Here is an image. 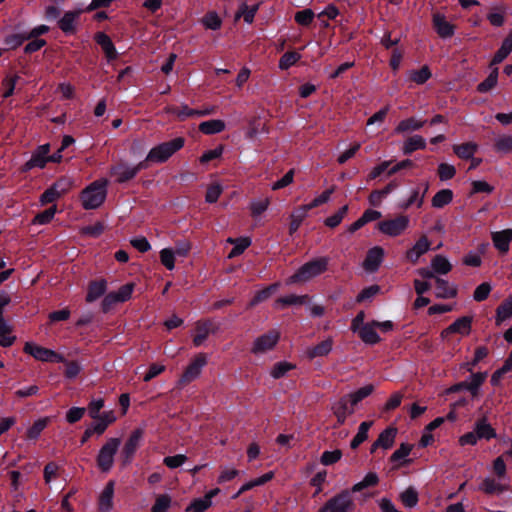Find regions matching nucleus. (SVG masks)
Listing matches in <instances>:
<instances>
[{
	"instance_id": "nucleus-10",
	"label": "nucleus",
	"mask_w": 512,
	"mask_h": 512,
	"mask_svg": "<svg viewBox=\"0 0 512 512\" xmlns=\"http://www.w3.org/2000/svg\"><path fill=\"white\" fill-rule=\"evenodd\" d=\"M207 364V356L205 353H199L186 367L179 380L180 385H186L194 381L201 373L202 368Z\"/></svg>"
},
{
	"instance_id": "nucleus-43",
	"label": "nucleus",
	"mask_w": 512,
	"mask_h": 512,
	"mask_svg": "<svg viewBox=\"0 0 512 512\" xmlns=\"http://www.w3.org/2000/svg\"><path fill=\"white\" fill-rule=\"evenodd\" d=\"M477 144L472 142L463 143L460 145H454L453 151L454 153L461 159L468 160L474 156L477 151Z\"/></svg>"
},
{
	"instance_id": "nucleus-4",
	"label": "nucleus",
	"mask_w": 512,
	"mask_h": 512,
	"mask_svg": "<svg viewBox=\"0 0 512 512\" xmlns=\"http://www.w3.org/2000/svg\"><path fill=\"white\" fill-rule=\"evenodd\" d=\"M120 444L121 440L119 438H109L100 448L96 457V463L101 472L107 473L111 470Z\"/></svg>"
},
{
	"instance_id": "nucleus-3",
	"label": "nucleus",
	"mask_w": 512,
	"mask_h": 512,
	"mask_svg": "<svg viewBox=\"0 0 512 512\" xmlns=\"http://www.w3.org/2000/svg\"><path fill=\"white\" fill-rule=\"evenodd\" d=\"M185 145L184 137H176L170 141L160 143L148 152V160L153 163H164L173 154L182 149Z\"/></svg>"
},
{
	"instance_id": "nucleus-58",
	"label": "nucleus",
	"mask_w": 512,
	"mask_h": 512,
	"mask_svg": "<svg viewBox=\"0 0 512 512\" xmlns=\"http://www.w3.org/2000/svg\"><path fill=\"white\" fill-rule=\"evenodd\" d=\"M295 366L289 362H286V361H280V362H277L276 364H274L271 372H270V375L274 378V379H280L282 377L285 376V374L292 370Z\"/></svg>"
},
{
	"instance_id": "nucleus-48",
	"label": "nucleus",
	"mask_w": 512,
	"mask_h": 512,
	"mask_svg": "<svg viewBox=\"0 0 512 512\" xmlns=\"http://www.w3.org/2000/svg\"><path fill=\"white\" fill-rule=\"evenodd\" d=\"M453 200V191L450 189L439 190L432 198L434 208H443Z\"/></svg>"
},
{
	"instance_id": "nucleus-54",
	"label": "nucleus",
	"mask_w": 512,
	"mask_h": 512,
	"mask_svg": "<svg viewBox=\"0 0 512 512\" xmlns=\"http://www.w3.org/2000/svg\"><path fill=\"white\" fill-rule=\"evenodd\" d=\"M348 209V205L342 206L336 213L325 219V225L330 228L337 227L348 213Z\"/></svg>"
},
{
	"instance_id": "nucleus-26",
	"label": "nucleus",
	"mask_w": 512,
	"mask_h": 512,
	"mask_svg": "<svg viewBox=\"0 0 512 512\" xmlns=\"http://www.w3.org/2000/svg\"><path fill=\"white\" fill-rule=\"evenodd\" d=\"M358 335L360 339L368 345H375L381 341L380 336L376 332V327L372 325V321L361 326Z\"/></svg>"
},
{
	"instance_id": "nucleus-56",
	"label": "nucleus",
	"mask_w": 512,
	"mask_h": 512,
	"mask_svg": "<svg viewBox=\"0 0 512 512\" xmlns=\"http://www.w3.org/2000/svg\"><path fill=\"white\" fill-rule=\"evenodd\" d=\"M28 40V37L25 33H17L11 34L5 37L4 44L7 46V49H17L20 47L24 41Z\"/></svg>"
},
{
	"instance_id": "nucleus-15",
	"label": "nucleus",
	"mask_w": 512,
	"mask_h": 512,
	"mask_svg": "<svg viewBox=\"0 0 512 512\" xmlns=\"http://www.w3.org/2000/svg\"><path fill=\"white\" fill-rule=\"evenodd\" d=\"M218 326L211 320H202L196 323V335L193 338L195 347L201 346L210 333H216Z\"/></svg>"
},
{
	"instance_id": "nucleus-57",
	"label": "nucleus",
	"mask_w": 512,
	"mask_h": 512,
	"mask_svg": "<svg viewBox=\"0 0 512 512\" xmlns=\"http://www.w3.org/2000/svg\"><path fill=\"white\" fill-rule=\"evenodd\" d=\"M205 28L210 30H218L221 28L222 20L216 12H208L202 19Z\"/></svg>"
},
{
	"instance_id": "nucleus-36",
	"label": "nucleus",
	"mask_w": 512,
	"mask_h": 512,
	"mask_svg": "<svg viewBox=\"0 0 512 512\" xmlns=\"http://www.w3.org/2000/svg\"><path fill=\"white\" fill-rule=\"evenodd\" d=\"M308 209L304 205L295 209L290 215L289 234L293 235L300 227L302 221L307 216Z\"/></svg>"
},
{
	"instance_id": "nucleus-60",
	"label": "nucleus",
	"mask_w": 512,
	"mask_h": 512,
	"mask_svg": "<svg viewBox=\"0 0 512 512\" xmlns=\"http://www.w3.org/2000/svg\"><path fill=\"white\" fill-rule=\"evenodd\" d=\"M212 505L208 497L194 499L186 508V511L205 512Z\"/></svg>"
},
{
	"instance_id": "nucleus-63",
	"label": "nucleus",
	"mask_w": 512,
	"mask_h": 512,
	"mask_svg": "<svg viewBox=\"0 0 512 512\" xmlns=\"http://www.w3.org/2000/svg\"><path fill=\"white\" fill-rule=\"evenodd\" d=\"M380 292V286L377 284L365 287L356 297L357 303H362L371 300Z\"/></svg>"
},
{
	"instance_id": "nucleus-64",
	"label": "nucleus",
	"mask_w": 512,
	"mask_h": 512,
	"mask_svg": "<svg viewBox=\"0 0 512 512\" xmlns=\"http://www.w3.org/2000/svg\"><path fill=\"white\" fill-rule=\"evenodd\" d=\"M314 17V12L311 9L307 8L296 12L294 18L299 25L309 26L313 22Z\"/></svg>"
},
{
	"instance_id": "nucleus-14",
	"label": "nucleus",
	"mask_w": 512,
	"mask_h": 512,
	"mask_svg": "<svg viewBox=\"0 0 512 512\" xmlns=\"http://www.w3.org/2000/svg\"><path fill=\"white\" fill-rule=\"evenodd\" d=\"M94 40L101 47L108 62H112L118 58V52L109 35L105 32H97L94 36Z\"/></svg>"
},
{
	"instance_id": "nucleus-52",
	"label": "nucleus",
	"mask_w": 512,
	"mask_h": 512,
	"mask_svg": "<svg viewBox=\"0 0 512 512\" xmlns=\"http://www.w3.org/2000/svg\"><path fill=\"white\" fill-rule=\"evenodd\" d=\"M301 58V55L296 51L285 52L279 60V68L281 70H287L296 64Z\"/></svg>"
},
{
	"instance_id": "nucleus-31",
	"label": "nucleus",
	"mask_w": 512,
	"mask_h": 512,
	"mask_svg": "<svg viewBox=\"0 0 512 512\" xmlns=\"http://www.w3.org/2000/svg\"><path fill=\"white\" fill-rule=\"evenodd\" d=\"M332 346H333V341H332V339L328 338L326 340L321 341L314 347L308 349L307 356L311 360L316 357L327 356L331 352Z\"/></svg>"
},
{
	"instance_id": "nucleus-22",
	"label": "nucleus",
	"mask_w": 512,
	"mask_h": 512,
	"mask_svg": "<svg viewBox=\"0 0 512 512\" xmlns=\"http://www.w3.org/2000/svg\"><path fill=\"white\" fill-rule=\"evenodd\" d=\"M107 281L105 279L92 280L88 284L86 302L92 303L106 293Z\"/></svg>"
},
{
	"instance_id": "nucleus-8",
	"label": "nucleus",
	"mask_w": 512,
	"mask_h": 512,
	"mask_svg": "<svg viewBox=\"0 0 512 512\" xmlns=\"http://www.w3.org/2000/svg\"><path fill=\"white\" fill-rule=\"evenodd\" d=\"M143 435L144 430L142 428H136L132 431L121 450V461L123 465H128L132 462Z\"/></svg>"
},
{
	"instance_id": "nucleus-51",
	"label": "nucleus",
	"mask_w": 512,
	"mask_h": 512,
	"mask_svg": "<svg viewBox=\"0 0 512 512\" xmlns=\"http://www.w3.org/2000/svg\"><path fill=\"white\" fill-rule=\"evenodd\" d=\"M493 472L498 480L508 482L510 484V477L507 474V467L503 456H499L493 461Z\"/></svg>"
},
{
	"instance_id": "nucleus-23",
	"label": "nucleus",
	"mask_w": 512,
	"mask_h": 512,
	"mask_svg": "<svg viewBox=\"0 0 512 512\" xmlns=\"http://www.w3.org/2000/svg\"><path fill=\"white\" fill-rule=\"evenodd\" d=\"M280 285L281 284L279 282H275L257 291L253 298L247 304V309H252L255 306L259 305L260 303L267 301L274 293L278 291Z\"/></svg>"
},
{
	"instance_id": "nucleus-30",
	"label": "nucleus",
	"mask_w": 512,
	"mask_h": 512,
	"mask_svg": "<svg viewBox=\"0 0 512 512\" xmlns=\"http://www.w3.org/2000/svg\"><path fill=\"white\" fill-rule=\"evenodd\" d=\"M474 429L479 439L491 440L496 437L495 429L487 423L485 417L476 421Z\"/></svg>"
},
{
	"instance_id": "nucleus-62",
	"label": "nucleus",
	"mask_w": 512,
	"mask_h": 512,
	"mask_svg": "<svg viewBox=\"0 0 512 512\" xmlns=\"http://www.w3.org/2000/svg\"><path fill=\"white\" fill-rule=\"evenodd\" d=\"M171 505V497L168 494L159 495L153 504L152 512H167Z\"/></svg>"
},
{
	"instance_id": "nucleus-35",
	"label": "nucleus",
	"mask_w": 512,
	"mask_h": 512,
	"mask_svg": "<svg viewBox=\"0 0 512 512\" xmlns=\"http://www.w3.org/2000/svg\"><path fill=\"white\" fill-rule=\"evenodd\" d=\"M225 129V122L220 119H212L208 121L201 122L199 125V130L203 134L213 135L222 132Z\"/></svg>"
},
{
	"instance_id": "nucleus-44",
	"label": "nucleus",
	"mask_w": 512,
	"mask_h": 512,
	"mask_svg": "<svg viewBox=\"0 0 512 512\" xmlns=\"http://www.w3.org/2000/svg\"><path fill=\"white\" fill-rule=\"evenodd\" d=\"M374 389H375V387L373 384H368V385H365V386L357 389L356 391H354L352 393L347 394V396L350 399L351 406H356L363 399L370 396L373 393Z\"/></svg>"
},
{
	"instance_id": "nucleus-13",
	"label": "nucleus",
	"mask_w": 512,
	"mask_h": 512,
	"mask_svg": "<svg viewBox=\"0 0 512 512\" xmlns=\"http://www.w3.org/2000/svg\"><path fill=\"white\" fill-rule=\"evenodd\" d=\"M83 10L66 11L58 20L57 25L65 35H74L77 32V20Z\"/></svg>"
},
{
	"instance_id": "nucleus-59",
	"label": "nucleus",
	"mask_w": 512,
	"mask_h": 512,
	"mask_svg": "<svg viewBox=\"0 0 512 512\" xmlns=\"http://www.w3.org/2000/svg\"><path fill=\"white\" fill-rule=\"evenodd\" d=\"M74 181L69 176H61L57 179L52 186L57 190L60 196L66 194L73 186Z\"/></svg>"
},
{
	"instance_id": "nucleus-24",
	"label": "nucleus",
	"mask_w": 512,
	"mask_h": 512,
	"mask_svg": "<svg viewBox=\"0 0 512 512\" xmlns=\"http://www.w3.org/2000/svg\"><path fill=\"white\" fill-rule=\"evenodd\" d=\"M492 241L494 247L501 253L505 254L509 251V245L512 241V230L505 229L492 233Z\"/></svg>"
},
{
	"instance_id": "nucleus-61",
	"label": "nucleus",
	"mask_w": 512,
	"mask_h": 512,
	"mask_svg": "<svg viewBox=\"0 0 512 512\" xmlns=\"http://www.w3.org/2000/svg\"><path fill=\"white\" fill-rule=\"evenodd\" d=\"M342 451L335 449L333 451H324L320 457L322 465L329 466L337 463L342 458Z\"/></svg>"
},
{
	"instance_id": "nucleus-37",
	"label": "nucleus",
	"mask_w": 512,
	"mask_h": 512,
	"mask_svg": "<svg viewBox=\"0 0 512 512\" xmlns=\"http://www.w3.org/2000/svg\"><path fill=\"white\" fill-rule=\"evenodd\" d=\"M425 123L426 121H419L416 120L414 117H410L400 121L395 128V132L397 134H402L405 132L417 131L421 129Z\"/></svg>"
},
{
	"instance_id": "nucleus-9",
	"label": "nucleus",
	"mask_w": 512,
	"mask_h": 512,
	"mask_svg": "<svg viewBox=\"0 0 512 512\" xmlns=\"http://www.w3.org/2000/svg\"><path fill=\"white\" fill-rule=\"evenodd\" d=\"M50 144L39 145L31 155V158L22 166V172H28L34 168L43 169L48 163V154L50 153Z\"/></svg>"
},
{
	"instance_id": "nucleus-50",
	"label": "nucleus",
	"mask_w": 512,
	"mask_h": 512,
	"mask_svg": "<svg viewBox=\"0 0 512 512\" xmlns=\"http://www.w3.org/2000/svg\"><path fill=\"white\" fill-rule=\"evenodd\" d=\"M498 68L495 67L488 77L477 85V91L479 93H487L491 91L498 83Z\"/></svg>"
},
{
	"instance_id": "nucleus-28",
	"label": "nucleus",
	"mask_w": 512,
	"mask_h": 512,
	"mask_svg": "<svg viewBox=\"0 0 512 512\" xmlns=\"http://www.w3.org/2000/svg\"><path fill=\"white\" fill-rule=\"evenodd\" d=\"M436 297L440 299H449L454 298L457 295V289L453 286H450L448 281L436 277Z\"/></svg>"
},
{
	"instance_id": "nucleus-45",
	"label": "nucleus",
	"mask_w": 512,
	"mask_h": 512,
	"mask_svg": "<svg viewBox=\"0 0 512 512\" xmlns=\"http://www.w3.org/2000/svg\"><path fill=\"white\" fill-rule=\"evenodd\" d=\"M489 350L486 346H479L475 349L474 357L472 361L463 363L461 369L467 372H472L480 361L487 357Z\"/></svg>"
},
{
	"instance_id": "nucleus-16",
	"label": "nucleus",
	"mask_w": 512,
	"mask_h": 512,
	"mask_svg": "<svg viewBox=\"0 0 512 512\" xmlns=\"http://www.w3.org/2000/svg\"><path fill=\"white\" fill-rule=\"evenodd\" d=\"M384 257V249L380 246H375L367 251L366 257L363 261V267L368 272H375L380 267Z\"/></svg>"
},
{
	"instance_id": "nucleus-27",
	"label": "nucleus",
	"mask_w": 512,
	"mask_h": 512,
	"mask_svg": "<svg viewBox=\"0 0 512 512\" xmlns=\"http://www.w3.org/2000/svg\"><path fill=\"white\" fill-rule=\"evenodd\" d=\"M114 495V483L108 482L101 492L99 498V510L100 512H109L112 508V499Z\"/></svg>"
},
{
	"instance_id": "nucleus-42",
	"label": "nucleus",
	"mask_w": 512,
	"mask_h": 512,
	"mask_svg": "<svg viewBox=\"0 0 512 512\" xmlns=\"http://www.w3.org/2000/svg\"><path fill=\"white\" fill-rule=\"evenodd\" d=\"M432 77V73L430 68L427 65H423L418 70H411L409 72V80L418 84L422 85L426 83L430 78Z\"/></svg>"
},
{
	"instance_id": "nucleus-38",
	"label": "nucleus",
	"mask_w": 512,
	"mask_h": 512,
	"mask_svg": "<svg viewBox=\"0 0 512 512\" xmlns=\"http://www.w3.org/2000/svg\"><path fill=\"white\" fill-rule=\"evenodd\" d=\"M112 174L116 176L118 183H126L136 176L132 167L126 164H120L112 169Z\"/></svg>"
},
{
	"instance_id": "nucleus-21",
	"label": "nucleus",
	"mask_w": 512,
	"mask_h": 512,
	"mask_svg": "<svg viewBox=\"0 0 512 512\" xmlns=\"http://www.w3.org/2000/svg\"><path fill=\"white\" fill-rule=\"evenodd\" d=\"M430 241L423 235L421 236L414 246L406 252V259L415 264L418 259L430 249Z\"/></svg>"
},
{
	"instance_id": "nucleus-33",
	"label": "nucleus",
	"mask_w": 512,
	"mask_h": 512,
	"mask_svg": "<svg viewBox=\"0 0 512 512\" xmlns=\"http://www.w3.org/2000/svg\"><path fill=\"white\" fill-rule=\"evenodd\" d=\"M397 434L395 427H387L378 436L376 440V446H380L383 449H389L393 446L394 440Z\"/></svg>"
},
{
	"instance_id": "nucleus-29",
	"label": "nucleus",
	"mask_w": 512,
	"mask_h": 512,
	"mask_svg": "<svg viewBox=\"0 0 512 512\" xmlns=\"http://www.w3.org/2000/svg\"><path fill=\"white\" fill-rule=\"evenodd\" d=\"M512 317V294L503 300L496 309V324L500 325Z\"/></svg>"
},
{
	"instance_id": "nucleus-34",
	"label": "nucleus",
	"mask_w": 512,
	"mask_h": 512,
	"mask_svg": "<svg viewBox=\"0 0 512 512\" xmlns=\"http://www.w3.org/2000/svg\"><path fill=\"white\" fill-rule=\"evenodd\" d=\"M172 113L175 114L180 120H185L191 117H201L210 114L209 110L201 111L192 109L188 105H182L172 109Z\"/></svg>"
},
{
	"instance_id": "nucleus-2",
	"label": "nucleus",
	"mask_w": 512,
	"mask_h": 512,
	"mask_svg": "<svg viewBox=\"0 0 512 512\" xmlns=\"http://www.w3.org/2000/svg\"><path fill=\"white\" fill-rule=\"evenodd\" d=\"M328 257H317L303 264L291 277L294 282H306L327 271Z\"/></svg>"
},
{
	"instance_id": "nucleus-47",
	"label": "nucleus",
	"mask_w": 512,
	"mask_h": 512,
	"mask_svg": "<svg viewBox=\"0 0 512 512\" xmlns=\"http://www.w3.org/2000/svg\"><path fill=\"white\" fill-rule=\"evenodd\" d=\"M372 424L373 423L371 421H364L359 425L357 434L354 436L350 443V447L352 449H356L360 444L367 440L368 431Z\"/></svg>"
},
{
	"instance_id": "nucleus-46",
	"label": "nucleus",
	"mask_w": 512,
	"mask_h": 512,
	"mask_svg": "<svg viewBox=\"0 0 512 512\" xmlns=\"http://www.w3.org/2000/svg\"><path fill=\"white\" fill-rule=\"evenodd\" d=\"M431 267L435 273L445 275L452 269L451 263L442 255H435L431 260Z\"/></svg>"
},
{
	"instance_id": "nucleus-32",
	"label": "nucleus",
	"mask_w": 512,
	"mask_h": 512,
	"mask_svg": "<svg viewBox=\"0 0 512 512\" xmlns=\"http://www.w3.org/2000/svg\"><path fill=\"white\" fill-rule=\"evenodd\" d=\"M425 148V139L420 135H413L404 142L402 151L404 155H411L414 151L422 150Z\"/></svg>"
},
{
	"instance_id": "nucleus-5",
	"label": "nucleus",
	"mask_w": 512,
	"mask_h": 512,
	"mask_svg": "<svg viewBox=\"0 0 512 512\" xmlns=\"http://www.w3.org/2000/svg\"><path fill=\"white\" fill-rule=\"evenodd\" d=\"M410 219L407 215H398L395 218L378 222L377 229L390 237L401 235L409 226Z\"/></svg>"
},
{
	"instance_id": "nucleus-39",
	"label": "nucleus",
	"mask_w": 512,
	"mask_h": 512,
	"mask_svg": "<svg viewBox=\"0 0 512 512\" xmlns=\"http://www.w3.org/2000/svg\"><path fill=\"white\" fill-rule=\"evenodd\" d=\"M308 298V295L299 296L295 294H290L284 297H279L275 301V306L276 308H284L290 305H303L307 302Z\"/></svg>"
},
{
	"instance_id": "nucleus-19",
	"label": "nucleus",
	"mask_w": 512,
	"mask_h": 512,
	"mask_svg": "<svg viewBox=\"0 0 512 512\" xmlns=\"http://www.w3.org/2000/svg\"><path fill=\"white\" fill-rule=\"evenodd\" d=\"M428 189L429 184L427 182L422 183L412 191L410 197L406 201L399 204V207L403 210L409 209L412 205H416L417 208H421Z\"/></svg>"
},
{
	"instance_id": "nucleus-25",
	"label": "nucleus",
	"mask_w": 512,
	"mask_h": 512,
	"mask_svg": "<svg viewBox=\"0 0 512 512\" xmlns=\"http://www.w3.org/2000/svg\"><path fill=\"white\" fill-rule=\"evenodd\" d=\"M512 52V30L508 33V35L504 38L501 43L500 48L494 54L490 66H494L502 63L508 55Z\"/></svg>"
},
{
	"instance_id": "nucleus-55",
	"label": "nucleus",
	"mask_w": 512,
	"mask_h": 512,
	"mask_svg": "<svg viewBox=\"0 0 512 512\" xmlns=\"http://www.w3.org/2000/svg\"><path fill=\"white\" fill-rule=\"evenodd\" d=\"M56 211H57V207L55 205L51 206L48 209L38 213L34 217L32 222L34 224L46 225V224H48V223H50L52 221V219L55 216Z\"/></svg>"
},
{
	"instance_id": "nucleus-49",
	"label": "nucleus",
	"mask_w": 512,
	"mask_h": 512,
	"mask_svg": "<svg viewBox=\"0 0 512 512\" xmlns=\"http://www.w3.org/2000/svg\"><path fill=\"white\" fill-rule=\"evenodd\" d=\"M400 500L406 508H414L419 501L417 490L413 486H409L400 494Z\"/></svg>"
},
{
	"instance_id": "nucleus-6",
	"label": "nucleus",
	"mask_w": 512,
	"mask_h": 512,
	"mask_svg": "<svg viewBox=\"0 0 512 512\" xmlns=\"http://www.w3.org/2000/svg\"><path fill=\"white\" fill-rule=\"evenodd\" d=\"M24 352L34 357L36 360L43 362L60 363L64 362L63 355L54 350L39 346L32 342H26L23 348Z\"/></svg>"
},
{
	"instance_id": "nucleus-40",
	"label": "nucleus",
	"mask_w": 512,
	"mask_h": 512,
	"mask_svg": "<svg viewBox=\"0 0 512 512\" xmlns=\"http://www.w3.org/2000/svg\"><path fill=\"white\" fill-rule=\"evenodd\" d=\"M469 392L472 397H478L481 385L485 382L488 373L487 372H470Z\"/></svg>"
},
{
	"instance_id": "nucleus-41",
	"label": "nucleus",
	"mask_w": 512,
	"mask_h": 512,
	"mask_svg": "<svg viewBox=\"0 0 512 512\" xmlns=\"http://www.w3.org/2000/svg\"><path fill=\"white\" fill-rule=\"evenodd\" d=\"M50 422L49 417H44L36 420L32 426L26 432V438L28 440H37L43 430L47 427Z\"/></svg>"
},
{
	"instance_id": "nucleus-53",
	"label": "nucleus",
	"mask_w": 512,
	"mask_h": 512,
	"mask_svg": "<svg viewBox=\"0 0 512 512\" xmlns=\"http://www.w3.org/2000/svg\"><path fill=\"white\" fill-rule=\"evenodd\" d=\"M229 241L235 243L229 253V258L241 255L251 245V240L248 237H241L236 240L230 239Z\"/></svg>"
},
{
	"instance_id": "nucleus-7",
	"label": "nucleus",
	"mask_w": 512,
	"mask_h": 512,
	"mask_svg": "<svg viewBox=\"0 0 512 512\" xmlns=\"http://www.w3.org/2000/svg\"><path fill=\"white\" fill-rule=\"evenodd\" d=\"M325 505L328 512H350L355 507L351 492L347 489L330 498Z\"/></svg>"
},
{
	"instance_id": "nucleus-20",
	"label": "nucleus",
	"mask_w": 512,
	"mask_h": 512,
	"mask_svg": "<svg viewBox=\"0 0 512 512\" xmlns=\"http://www.w3.org/2000/svg\"><path fill=\"white\" fill-rule=\"evenodd\" d=\"M480 490L488 495H499L510 490V484L498 479L486 477L480 484Z\"/></svg>"
},
{
	"instance_id": "nucleus-1",
	"label": "nucleus",
	"mask_w": 512,
	"mask_h": 512,
	"mask_svg": "<svg viewBox=\"0 0 512 512\" xmlns=\"http://www.w3.org/2000/svg\"><path fill=\"white\" fill-rule=\"evenodd\" d=\"M107 184L106 179L96 180L81 192L80 199L84 209H97L104 203L107 196Z\"/></svg>"
},
{
	"instance_id": "nucleus-12",
	"label": "nucleus",
	"mask_w": 512,
	"mask_h": 512,
	"mask_svg": "<svg viewBox=\"0 0 512 512\" xmlns=\"http://www.w3.org/2000/svg\"><path fill=\"white\" fill-rule=\"evenodd\" d=\"M473 318L471 316H462L456 319L447 328L442 330L440 336L446 339L449 335L458 333L462 336H467L471 332Z\"/></svg>"
},
{
	"instance_id": "nucleus-11",
	"label": "nucleus",
	"mask_w": 512,
	"mask_h": 512,
	"mask_svg": "<svg viewBox=\"0 0 512 512\" xmlns=\"http://www.w3.org/2000/svg\"><path fill=\"white\" fill-rule=\"evenodd\" d=\"M280 333L276 330H270L267 333L257 337L251 349L252 353L259 354L273 349L278 343Z\"/></svg>"
},
{
	"instance_id": "nucleus-17",
	"label": "nucleus",
	"mask_w": 512,
	"mask_h": 512,
	"mask_svg": "<svg viewBox=\"0 0 512 512\" xmlns=\"http://www.w3.org/2000/svg\"><path fill=\"white\" fill-rule=\"evenodd\" d=\"M433 28L439 37L446 39L454 35L455 27L453 24L446 20L445 15L441 13H434L432 17Z\"/></svg>"
},
{
	"instance_id": "nucleus-18",
	"label": "nucleus",
	"mask_w": 512,
	"mask_h": 512,
	"mask_svg": "<svg viewBox=\"0 0 512 512\" xmlns=\"http://www.w3.org/2000/svg\"><path fill=\"white\" fill-rule=\"evenodd\" d=\"M332 411L337 418L338 425H343L347 416L354 413V406H351L349 397L344 395L332 406Z\"/></svg>"
}]
</instances>
